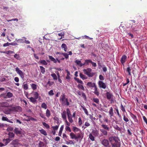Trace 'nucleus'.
Returning <instances> with one entry per match:
<instances>
[{
    "mask_svg": "<svg viewBox=\"0 0 147 147\" xmlns=\"http://www.w3.org/2000/svg\"><path fill=\"white\" fill-rule=\"evenodd\" d=\"M126 59L127 57L125 55H123L122 56L121 59V62L123 65L126 61Z\"/></svg>",
    "mask_w": 147,
    "mask_h": 147,
    "instance_id": "obj_9",
    "label": "nucleus"
},
{
    "mask_svg": "<svg viewBox=\"0 0 147 147\" xmlns=\"http://www.w3.org/2000/svg\"><path fill=\"white\" fill-rule=\"evenodd\" d=\"M75 80L77 81V82H78V83L81 84H83V82L81 80H80L78 78H75Z\"/></svg>",
    "mask_w": 147,
    "mask_h": 147,
    "instance_id": "obj_48",
    "label": "nucleus"
},
{
    "mask_svg": "<svg viewBox=\"0 0 147 147\" xmlns=\"http://www.w3.org/2000/svg\"><path fill=\"white\" fill-rule=\"evenodd\" d=\"M111 146L110 147H120V140L118 138L115 136H110L109 138Z\"/></svg>",
    "mask_w": 147,
    "mask_h": 147,
    "instance_id": "obj_1",
    "label": "nucleus"
},
{
    "mask_svg": "<svg viewBox=\"0 0 147 147\" xmlns=\"http://www.w3.org/2000/svg\"><path fill=\"white\" fill-rule=\"evenodd\" d=\"M87 85L90 88H94L96 86L95 83L91 82H88Z\"/></svg>",
    "mask_w": 147,
    "mask_h": 147,
    "instance_id": "obj_10",
    "label": "nucleus"
},
{
    "mask_svg": "<svg viewBox=\"0 0 147 147\" xmlns=\"http://www.w3.org/2000/svg\"><path fill=\"white\" fill-rule=\"evenodd\" d=\"M59 127V125H55V126H53L52 128L53 130H57L58 129Z\"/></svg>",
    "mask_w": 147,
    "mask_h": 147,
    "instance_id": "obj_59",
    "label": "nucleus"
},
{
    "mask_svg": "<svg viewBox=\"0 0 147 147\" xmlns=\"http://www.w3.org/2000/svg\"><path fill=\"white\" fill-rule=\"evenodd\" d=\"M5 113L8 114L10 113L11 112H20L22 111L21 107L18 106L10 107V108L6 109L5 110Z\"/></svg>",
    "mask_w": 147,
    "mask_h": 147,
    "instance_id": "obj_2",
    "label": "nucleus"
},
{
    "mask_svg": "<svg viewBox=\"0 0 147 147\" xmlns=\"http://www.w3.org/2000/svg\"><path fill=\"white\" fill-rule=\"evenodd\" d=\"M89 138L92 141H94L95 140L94 137L91 134H89Z\"/></svg>",
    "mask_w": 147,
    "mask_h": 147,
    "instance_id": "obj_34",
    "label": "nucleus"
},
{
    "mask_svg": "<svg viewBox=\"0 0 147 147\" xmlns=\"http://www.w3.org/2000/svg\"><path fill=\"white\" fill-rule=\"evenodd\" d=\"M46 115L48 117H49L51 115V112L48 109H47L46 111Z\"/></svg>",
    "mask_w": 147,
    "mask_h": 147,
    "instance_id": "obj_30",
    "label": "nucleus"
},
{
    "mask_svg": "<svg viewBox=\"0 0 147 147\" xmlns=\"http://www.w3.org/2000/svg\"><path fill=\"white\" fill-rule=\"evenodd\" d=\"M80 78L83 80L87 79V77H86L85 75H83L81 73H80Z\"/></svg>",
    "mask_w": 147,
    "mask_h": 147,
    "instance_id": "obj_29",
    "label": "nucleus"
},
{
    "mask_svg": "<svg viewBox=\"0 0 147 147\" xmlns=\"http://www.w3.org/2000/svg\"><path fill=\"white\" fill-rule=\"evenodd\" d=\"M23 88L25 90H27L28 89V85L26 83L24 84L23 85Z\"/></svg>",
    "mask_w": 147,
    "mask_h": 147,
    "instance_id": "obj_41",
    "label": "nucleus"
},
{
    "mask_svg": "<svg viewBox=\"0 0 147 147\" xmlns=\"http://www.w3.org/2000/svg\"><path fill=\"white\" fill-rule=\"evenodd\" d=\"M65 129L66 131H68L70 132L71 131V130L70 127L68 126H65Z\"/></svg>",
    "mask_w": 147,
    "mask_h": 147,
    "instance_id": "obj_60",
    "label": "nucleus"
},
{
    "mask_svg": "<svg viewBox=\"0 0 147 147\" xmlns=\"http://www.w3.org/2000/svg\"><path fill=\"white\" fill-rule=\"evenodd\" d=\"M28 99H29L30 100L31 102L33 103H35L36 101V99L34 97H29V98H28Z\"/></svg>",
    "mask_w": 147,
    "mask_h": 147,
    "instance_id": "obj_26",
    "label": "nucleus"
},
{
    "mask_svg": "<svg viewBox=\"0 0 147 147\" xmlns=\"http://www.w3.org/2000/svg\"><path fill=\"white\" fill-rule=\"evenodd\" d=\"M40 71L42 74H44L45 71V68L42 66H40Z\"/></svg>",
    "mask_w": 147,
    "mask_h": 147,
    "instance_id": "obj_47",
    "label": "nucleus"
},
{
    "mask_svg": "<svg viewBox=\"0 0 147 147\" xmlns=\"http://www.w3.org/2000/svg\"><path fill=\"white\" fill-rule=\"evenodd\" d=\"M51 76L53 78L54 80H56L57 79V77L55 74L53 73L51 74Z\"/></svg>",
    "mask_w": 147,
    "mask_h": 147,
    "instance_id": "obj_33",
    "label": "nucleus"
},
{
    "mask_svg": "<svg viewBox=\"0 0 147 147\" xmlns=\"http://www.w3.org/2000/svg\"><path fill=\"white\" fill-rule=\"evenodd\" d=\"M61 48L62 49H63L65 52H66L67 50V45L63 43L61 46Z\"/></svg>",
    "mask_w": 147,
    "mask_h": 147,
    "instance_id": "obj_16",
    "label": "nucleus"
},
{
    "mask_svg": "<svg viewBox=\"0 0 147 147\" xmlns=\"http://www.w3.org/2000/svg\"><path fill=\"white\" fill-rule=\"evenodd\" d=\"M81 107L83 109L85 114L88 115V114L87 109L85 107L82 105H81Z\"/></svg>",
    "mask_w": 147,
    "mask_h": 147,
    "instance_id": "obj_36",
    "label": "nucleus"
},
{
    "mask_svg": "<svg viewBox=\"0 0 147 147\" xmlns=\"http://www.w3.org/2000/svg\"><path fill=\"white\" fill-rule=\"evenodd\" d=\"M32 89L33 90H35L37 88V85L34 84H32L31 85Z\"/></svg>",
    "mask_w": 147,
    "mask_h": 147,
    "instance_id": "obj_38",
    "label": "nucleus"
},
{
    "mask_svg": "<svg viewBox=\"0 0 147 147\" xmlns=\"http://www.w3.org/2000/svg\"><path fill=\"white\" fill-rule=\"evenodd\" d=\"M54 83V82L51 81L49 80L48 81L47 83V84L49 86H51Z\"/></svg>",
    "mask_w": 147,
    "mask_h": 147,
    "instance_id": "obj_50",
    "label": "nucleus"
},
{
    "mask_svg": "<svg viewBox=\"0 0 147 147\" xmlns=\"http://www.w3.org/2000/svg\"><path fill=\"white\" fill-rule=\"evenodd\" d=\"M11 141V140L9 138H7L5 140H3V143L5 144L4 146H6L7 144L9 143Z\"/></svg>",
    "mask_w": 147,
    "mask_h": 147,
    "instance_id": "obj_14",
    "label": "nucleus"
},
{
    "mask_svg": "<svg viewBox=\"0 0 147 147\" xmlns=\"http://www.w3.org/2000/svg\"><path fill=\"white\" fill-rule=\"evenodd\" d=\"M98 86L100 88L105 89L106 87V84L102 81H99L98 82Z\"/></svg>",
    "mask_w": 147,
    "mask_h": 147,
    "instance_id": "obj_6",
    "label": "nucleus"
},
{
    "mask_svg": "<svg viewBox=\"0 0 147 147\" xmlns=\"http://www.w3.org/2000/svg\"><path fill=\"white\" fill-rule=\"evenodd\" d=\"M62 117L64 120L67 119L66 113L65 111H63L61 114Z\"/></svg>",
    "mask_w": 147,
    "mask_h": 147,
    "instance_id": "obj_11",
    "label": "nucleus"
},
{
    "mask_svg": "<svg viewBox=\"0 0 147 147\" xmlns=\"http://www.w3.org/2000/svg\"><path fill=\"white\" fill-rule=\"evenodd\" d=\"M9 137L10 138H13L14 137V134L13 132H10L8 134Z\"/></svg>",
    "mask_w": 147,
    "mask_h": 147,
    "instance_id": "obj_52",
    "label": "nucleus"
},
{
    "mask_svg": "<svg viewBox=\"0 0 147 147\" xmlns=\"http://www.w3.org/2000/svg\"><path fill=\"white\" fill-rule=\"evenodd\" d=\"M60 100L63 105L67 106L69 105V103L68 101V99L65 98L64 94H63L60 96Z\"/></svg>",
    "mask_w": 147,
    "mask_h": 147,
    "instance_id": "obj_3",
    "label": "nucleus"
},
{
    "mask_svg": "<svg viewBox=\"0 0 147 147\" xmlns=\"http://www.w3.org/2000/svg\"><path fill=\"white\" fill-rule=\"evenodd\" d=\"M83 71L84 74L89 77H91L94 75V73L92 71V69L89 68H88L86 69H84Z\"/></svg>",
    "mask_w": 147,
    "mask_h": 147,
    "instance_id": "obj_4",
    "label": "nucleus"
},
{
    "mask_svg": "<svg viewBox=\"0 0 147 147\" xmlns=\"http://www.w3.org/2000/svg\"><path fill=\"white\" fill-rule=\"evenodd\" d=\"M101 127L103 128V129L107 131H109V127L107 125L102 124L101 125Z\"/></svg>",
    "mask_w": 147,
    "mask_h": 147,
    "instance_id": "obj_21",
    "label": "nucleus"
},
{
    "mask_svg": "<svg viewBox=\"0 0 147 147\" xmlns=\"http://www.w3.org/2000/svg\"><path fill=\"white\" fill-rule=\"evenodd\" d=\"M73 131L75 132H77L78 131H80V132H81V131L80 129L75 126H73Z\"/></svg>",
    "mask_w": 147,
    "mask_h": 147,
    "instance_id": "obj_17",
    "label": "nucleus"
},
{
    "mask_svg": "<svg viewBox=\"0 0 147 147\" xmlns=\"http://www.w3.org/2000/svg\"><path fill=\"white\" fill-rule=\"evenodd\" d=\"M40 63L41 64L43 65H46L47 64V63L45 60H41L40 61Z\"/></svg>",
    "mask_w": 147,
    "mask_h": 147,
    "instance_id": "obj_42",
    "label": "nucleus"
},
{
    "mask_svg": "<svg viewBox=\"0 0 147 147\" xmlns=\"http://www.w3.org/2000/svg\"><path fill=\"white\" fill-rule=\"evenodd\" d=\"M21 130L18 128H15L14 130V132L17 135L21 134Z\"/></svg>",
    "mask_w": 147,
    "mask_h": 147,
    "instance_id": "obj_8",
    "label": "nucleus"
},
{
    "mask_svg": "<svg viewBox=\"0 0 147 147\" xmlns=\"http://www.w3.org/2000/svg\"><path fill=\"white\" fill-rule=\"evenodd\" d=\"M49 59L52 61H53L54 63H56L57 62V61L54 57H53L51 56H49Z\"/></svg>",
    "mask_w": 147,
    "mask_h": 147,
    "instance_id": "obj_24",
    "label": "nucleus"
},
{
    "mask_svg": "<svg viewBox=\"0 0 147 147\" xmlns=\"http://www.w3.org/2000/svg\"><path fill=\"white\" fill-rule=\"evenodd\" d=\"M100 131L104 135L106 136L107 134V130L103 129H100Z\"/></svg>",
    "mask_w": 147,
    "mask_h": 147,
    "instance_id": "obj_20",
    "label": "nucleus"
},
{
    "mask_svg": "<svg viewBox=\"0 0 147 147\" xmlns=\"http://www.w3.org/2000/svg\"><path fill=\"white\" fill-rule=\"evenodd\" d=\"M127 71L129 75L131 76V69L129 67H128L127 68Z\"/></svg>",
    "mask_w": 147,
    "mask_h": 147,
    "instance_id": "obj_57",
    "label": "nucleus"
},
{
    "mask_svg": "<svg viewBox=\"0 0 147 147\" xmlns=\"http://www.w3.org/2000/svg\"><path fill=\"white\" fill-rule=\"evenodd\" d=\"M92 61L90 60H86L85 61V62L84 63L85 65H88L89 63H91Z\"/></svg>",
    "mask_w": 147,
    "mask_h": 147,
    "instance_id": "obj_46",
    "label": "nucleus"
},
{
    "mask_svg": "<svg viewBox=\"0 0 147 147\" xmlns=\"http://www.w3.org/2000/svg\"><path fill=\"white\" fill-rule=\"evenodd\" d=\"M26 39V38L25 37H23V39H19L17 40L18 42L20 43H24V40Z\"/></svg>",
    "mask_w": 147,
    "mask_h": 147,
    "instance_id": "obj_28",
    "label": "nucleus"
},
{
    "mask_svg": "<svg viewBox=\"0 0 147 147\" xmlns=\"http://www.w3.org/2000/svg\"><path fill=\"white\" fill-rule=\"evenodd\" d=\"M64 34H65V33L64 32H61V33H59L58 34V35L59 36H61V37L60 38V39H61L62 38V36H64Z\"/></svg>",
    "mask_w": 147,
    "mask_h": 147,
    "instance_id": "obj_62",
    "label": "nucleus"
},
{
    "mask_svg": "<svg viewBox=\"0 0 147 147\" xmlns=\"http://www.w3.org/2000/svg\"><path fill=\"white\" fill-rule=\"evenodd\" d=\"M82 37L83 38L85 39H87L90 40H92V38H90L89 36H86V35H84V36H82Z\"/></svg>",
    "mask_w": 147,
    "mask_h": 147,
    "instance_id": "obj_55",
    "label": "nucleus"
},
{
    "mask_svg": "<svg viewBox=\"0 0 147 147\" xmlns=\"http://www.w3.org/2000/svg\"><path fill=\"white\" fill-rule=\"evenodd\" d=\"M94 93L96 95L98 96L99 94V92L98 91L97 86H96L94 88Z\"/></svg>",
    "mask_w": 147,
    "mask_h": 147,
    "instance_id": "obj_25",
    "label": "nucleus"
},
{
    "mask_svg": "<svg viewBox=\"0 0 147 147\" xmlns=\"http://www.w3.org/2000/svg\"><path fill=\"white\" fill-rule=\"evenodd\" d=\"M44 144L42 142L40 141L39 142L35 145V147H43Z\"/></svg>",
    "mask_w": 147,
    "mask_h": 147,
    "instance_id": "obj_12",
    "label": "nucleus"
},
{
    "mask_svg": "<svg viewBox=\"0 0 147 147\" xmlns=\"http://www.w3.org/2000/svg\"><path fill=\"white\" fill-rule=\"evenodd\" d=\"M78 88H79V89H82L83 90H85L84 87L82 85L79 84L78 85Z\"/></svg>",
    "mask_w": 147,
    "mask_h": 147,
    "instance_id": "obj_49",
    "label": "nucleus"
},
{
    "mask_svg": "<svg viewBox=\"0 0 147 147\" xmlns=\"http://www.w3.org/2000/svg\"><path fill=\"white\" fill-rule=\"evenodd\" d=\"M64 128V125H61V127H60L59 129V131L58 133V135L59 136H61V134L62 133V131L63 130V129Z\"/></svg>",
    "mask_w": 147,
    "mask_h": 147,
    "instance_id": "obj_19",
    "label": "nucleus"
},
{
    "mask_svg": "<svg viewBox=\"0 0 147 147\" xmlns=\"http://www.w3.org/2000/svg\"><path fill=\"white\" fill-rule=\"evenodd\" d=\"M35 98L36 99L38 98V97L39 95V94L37 92H32Z\"/></svg>",
    "mask_w": 147,
    "mask_h": 147,
    "instance_id": "obj_22",
    "label": "nucleus"
},
{
    "mask_svg": "<svg viewBox=\"0 0 147 147\" xmlns=\"http://www.w3.org/2000/svg\"><path fill=\"white\" fill-rule=\"evenodd\" d=\"M92 100L96 103L98 104L99 102V100L97 98H93Z\"/></svg>",
    "mask_w": 147,
    "mask_h": 147,
    "instance_id": "obj_43",
    "label": "nucleus"
},
{
    "mask_svg": "<svg viewBox=\"0 0 147 147\" xmlns=\"http://www.w3.org/2000/svg\"><path fill=\"white\" fill-rule=\"evenodd\" d=\"M40 132L42 134H43L45 136H46L47 135V133L46 131L43 129H41L39 130Z\"/></svg>",
    "mask_w": 147,
    "mask_h": 147,
    "instance_id": "obj_35",
    "label": "nucleus"
},
{
    "mask_svg": "<svg viewBox=\"0 0 147 147\" xmlns=\"http://www.w3.org/2000/svg\"><path fill=\"white\" fill-rule=\"evenodd\" d=\"M66 113L67 114V117L71 116V112L69 108H67L66 109Z\"/></svg>",
    "mask_w": 147,
    "mask_h": 147,
    "instance_id": "obj_39",
    "label": "nucleus"
},
{
    "mask_svg": "<svg viewBox=\"0 0 147 147\" xmlns=\"http://www.w3.org/2000/svg\"><path fill=\"white\" fill-rule=\"evenodd\" d=\"M15 70L17 73L19 75L20 77L22 79H23L24 78V73L20 70L18 67H16L15 68Z\"/></svg>",
    "mask_w": 147,
    "mask_h": 147,
    "instance_id": "obj_5",
    "label": "nucleus"
},
{
    "mask_svg": "<svg viewBox=\"0 0 147 147\" xmlns=\"http://www.w3.org/2000/svg\"><path fill=\"white\" fill-rule=\"evenodd\" d=\"M14 57L17 60H19L20 59V57L18 54H15V55L14 56Z\"/></svg>",
    "mask_w": 147,
    "mask_h": 147,
    "instance_id": "obj_53",
    "label": "nucleus"
},
{
    "mask_svg": "<svg viewBox=\"0 0 147 147\" xmlns=\"http://www.w3.org/2000/svg\"><path fill=\"white\" fill-rule=\"evenodd\" d=\"M67 117L68 119V120L70 123H72L73 122L74 120L72 119L73 117L71 115Z\"/></svg>",
    "mask_w": 147,
    "mask_h": 147,
    "instance_id": "obj_37",
    "label": "nucleus"
},
{
    "mask_svg": "<svg viewBox=\"0 0 147 147\" xmlns=\"http://www.w3.org/2000/svg\"><path fill=\"white\" fill-rule=\"evenodd\" d=\"M24 115L26 116V117L27 118L26 119L25 118L24 119V120L26 121H30V116H27L25 114H24Z\"/></svg>",
    "mask_w": 147,
    "mask_h": 147,
    "instance_id": "obj_45",
    "label": "nucleus"
},
{
    "mask_svg": "<svg viewBox=\"0 0 147 147\" xmlns=\"http://www.w3.org/2000/svg\"><path fill=\"white\" fill-rule=\"evenodd\" d=\"M70 136L71 139H74L76 140L77 139L76 136L73 132H71L70 133Z\"/></svg>",
    "mask_w": 147,
    "mask_h": 147,
    "instance_id": "obj_15",
    "label": "nucleus"
},
{
    "mask_svg": "<svg viewBox=\"0 0 147 147\" xmlns=\"http://www.w3.org/2000/svg\"><path fill=\"white\" fill-rule=\"evenodd\" d=\"M61 54L63 55L66 59H68L69 57L68 55L66 53H62Z\"/></svg>",
    "mask_w": 147,
    "mask_h": 147,
    "instance_id": "obj_58",
    "label": "nucleus"
},
{
    "mask_svg": "<svg viewBox=\"0 0 147 147\" xmlns=\"http://www.w3.org/2000/svg\"><path fill=\"white\" fill-rule=\"evenodd\" d=\"M107 96L108 99L110 100L113 98V95L109 92L107 93Z\"/></svg>",
    "mask_w": 147,
    "mask_h": 147,
    "instance_id": "obj_18",
    "label": "nucleus"
},
{
    "mask_svg": "<svg viewBox=\"0 0 147 147\" xmlns=\"http://www.w3.org/2000/svg\"><path fill=\"white\" fill-rule=\"evenodd\" d=\"M42 124L47 129H49L50 127L49 125L45 122H43Z\"/></svg>",
    "mask_w": 147,
    "mask_h": 147,
    "instance_id": "obj_51",
    "label": "nucleus"
},
{
    "mask_svg": "<svg viewBox=\"0 0 147 147\" xmlns=\"http://www.w3.org/2000/svg\"><path fill=\"white\" fill-rule=\"evenodd\" d=\"M121 109L123 112H125V109L122 104H121Z\"/></svg>",
    "mask_w": 147,
    "mask_h": 147,
    "instance_id": "obj_63",
    "label": "nucleus"
},
{
    "mask_svg": "<svg viewBox=\"0 0 147 147\" xmlns=\"http://www.w3.org/2000/svg\"><path fill=\"white\" fill-rule=\"evenodd\" d=\"M75 63L77 65H78L80 67H82V66L84 65V63H81V61L78 60H77L75 61Z\"/></svg>",
    "mask_w": 147,
    "mask_h": 147,
    "instance_id": "obj_13",
    "label": "nucleus"
},
{
    "mask_svg": "<svg viewBox=\"0 0 147 147\" xmlns=\"http://www.w3.org/2000/svg\"><path fill=\"white\" fill-rule=\"evenodd\" d=\"M123 119L126 122H127L129 121L128 118L126 117L125 115H123Z\"/></svg>",
    "mask_w": 147,
    "mask_h": 147,
    "instance_id": "obj_61",
    "label": "nucleus"
},
{
    "mask_svg": "<svg viewBox=\"0 0 147 147\" xmlns=\"http://www.w3.org/2000/svg\"><path fill=\"white\" fill-rule=\"evenodd\" d=\"M41 107L42 108L45 109L47 108V105L44 102L42 103L41 104Z\"/></svg>",
    "mask_w": 147,
    "mask_h": 147,
    "instance_id": "obj_40",
    "label": "nucleus"
},
{
    "mask_svg": "<svg viewBox=\"0 0 147 147\" xmlns=\"http://www.w3.org/2000/svg\"><path fill=\"white\" fill-rule=\"evenodd\" d=\"M19 140L18 139L13 140L12 142V144L13 145H17L19 144Z\"/></svg>",
    "mask_w": 147,
    "mask_h": 147,
    "instance_id": "obj_23",
    "label": "nucleus"
},
{
    "mask_svg": "<svg viewBox=\"0 0 147 147\" xmlns=\"http://www.w3.org/2000/svg\"><path fill=\"white\" fill-rule=\"evenodd\" d=\"M109 113L111 116V117L113 115V109L112 107H111L109 109Z\"/></svg>",
    "mask_w": 147,
    "mask_h": 147,
    "instance_id": "obj_32",
    "label": "nucleus"
},
{
    "mask_svg": "<svg viewBox=\"0 0 147 147\" xmlns=\"http://www.w3.org/2000/svg\"><path fill=\"white\" fill-rule=\"evenodd\" d=\"M14 52L13 51H5V54H6L8 55H9L11 54L14 53Z\"/></svg>",
    "mask_w": 147,
    "mask_h": 147,
    "instance_id": "obj_44",
    "label": "nucleus"
},
{
    "mask_svg": "<svg viewBox=\"0 0 147 147\" xmlns=\"http://www.w3.org/2000/svg\"><path fill=\"white\" fill-rule=\"evenodd\" d=\"M82 124V121L80 117L78 118V124L80 125H81Z\"/></svg>",
    "mask_w": 147,
    "mask_h": 147,
    "instance_id": "obj_64",
    "label": "nucleus"
},
{
    "mask_svg": "<svg viewBox=\"0 0 147 147\" xmlns=\"http://www.w3.org/2000/svg\"><path fill=\"white\" fill-rule=\"evenodd\" d=\"M54 121L57 124L59 123V119L57 117H55L54 118Z\"/></svg>",
    "mask_w": 147,
    "mask_h": 147,
    "instance_id": "obj_54",
    "label": "nucleus"
},
{
    "mask_svg": "<svg viewBox=\"0 0 147 147\" xmlns=\"http://www.w3.org/2000/svg\"><path fill=\"white\" fill-rule=\"evenodd\" d=\"M101 144L106 147H108L109 146V142L108 140L107 139H103L101 141Z\"/></svg>",
    "mask_w": 147,
    "mask_h": 147,
    "instance_id": "obj_7",
    "label": "nucleus"
},
{
    "mask_svg": "<svg viewBox=\"0 0 147 147\" xmlns=\"http://www.w3.org/2000/svg\"><path fill=\"white\" fill-rule=\"evenodd\" d=\"M3 106L4 107H11V106H9V104L7 102H4L3 104Z\"/></svg>",
    "mask_w": 147,
    "mask_h": 147,
    "instance_id": "obj_56",
    "label": "nucleus"
},
{
    "mask_svg": "<svg viewBox=\"0 0 147 147\" xmlns=\"http://www.w3.org/2000/svg\"><path fill=\"white\" fill-rule=\"evenodd\" d=\"M66 71L67 72V76L66 77V79L67 80H69L71 78L70 77V74L69 71L67 70H66Z\"/></svg>",
    "mask_w": 147,
    "mask_h": 147,
    "instance_id": "obj_27",
    "label": "nucleus"
},
{
    "mask_svg": "<svg viewBox=\"0 0 147 147\" xmlns=\"http://www.w3.org/2000/svg\"><path fill=\"white\" fill-rule=\"evenodd\" d=\"M6 96V97H5V98H10L13 96V94L10 92H8L7 93Z\"/></svg>",
    "mask_w": 147,
    "mask_h": 147,
    "instance_id": "obj_31",
    "label": "nucleus"
}]
</instances>
